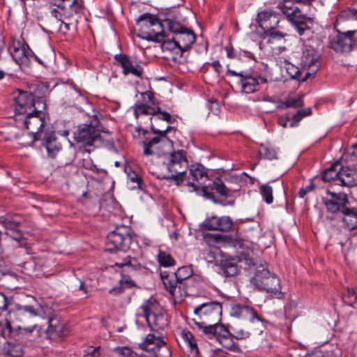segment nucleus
Instances as JSON below:
<instances>
[{
  "instance_id": "f257e3e1",
  "label": "nucleus",
  "mask_w": 357,
  "mask_h": 357,
  "mask_svg": "<svg viewBox=\"0 0 357 357\" xmlns=\"http://www.w3.org/2000/svg\"><path fill=\"white\" fill-rule=\"evenodd\" d=\"M192 274L190 266H182L176 272L171 273L165 271H160L162 283L174 302H180L186 296L187 291L183 280L189 278Z\"/></svg>"
},
{
  "instance_id": "f03ea898",
  "label": "nucleus",
  "mask_w": 357,
  "mask_h": 357,
  "mask_svg": "<svg viewBox=\"0 0 357 357\" xmlns=\"http://www.w3.org/2000/svg\"><path fill=\"white\" fill-rule=\"evenodd\" d=\"M137 25L139 27L138 36L142 39L160 43L165 38L164 24L153 15L144 13L140 15Z\"/></svg>"
},
{
  "instance_id": "7ed1b4c3",
  "label": "nucleus",
  "mask_w": 357,
  "mask_h": 357,
  "mask_svg": "<svg viewBox=\"0 0 357 357\" xmlns=\"http://www.w3.org/2000/svg\"><path fill=\"white\" fill-rule=\"evenodd\" d=\"M188 167V162L185 151L183 150L173 151L169 154V161L167 163V168L171 174L162 176V178L179 185L184 181Z\"/></svg>"
},
{
  "instance_id": "20e7f679",
  "label": "nucleus",
  "mask_w": 357,
  "mask_h": 357,
  "mask_svg": "<svg viewBox=\"0 0 357 357\" xmlns=\"http://www.w3.org/2000/svg\"><path fill=\"white\" fill-rule=\"evenodd\" d=\"M52 3L59 10L54 8L51 10V14L59 21V31L65 34L70 29V26L73 24L66 22L64 20L70 19L75 14L79 13L81 6L76 0H52Z\"/></svg>"
},
{
  "instance_id": "39448f33",
  "label": "nucleus",
  "mask_w": 357,
  "mask_h": 357,
  "mask_svg": "<svg viewBox=\"0 0 357 357\" xmlns=\"http://www.w3.org/2000/svg\"><path fill=\"white\" fill-rule=\"evenodd\" d=\"M158 304L153 298L145 301L139 307L138 316L146 319V324L152 331H158L167 326L165 315L158 312Z\"/></svg>"
},
{
  "instance_id": "423d86ee",
  "label": "nucleus",
  "mask_w": 357,
  "mask_h": 357,
  "mask_svg": "<svg viewBox=\"0 0 357 357\" xmlns=\"http://www.w3.org/2000/svg\"><path fill=\"white\" fill-rule=\"evenodd\" d=\"M222 305L219 302L203 303L194 309L192 320L195 324L218 323L221 320Z\"/></svg>"
},
{
  "instance_id": "0eeeda50",
  "label": "nucleus",
  "mask_w": 357,
  "mask_h": 357,
  "mask_svg": "<svg viewBox=\"0 0 357 357\" xmlns=\"http://www.w3.org/2000/svg\"><path fill=\"white\" fill-rule=\"evenodd\" d=\"M254 285L277 298L282 295L280 279L264 268L258 270L252 278Z\"/></svg>"
},
{
  "instance_id": "6e6552de",
  "label": "nucleus",
  "mask_w": 357,
  "mask_h": 357,
  "mask_svg": "<svg viewBox=\"0 0 357 357\" xmlns=\"http://www.w3.org/2000/svg\"><path fill=\"white\" fill-rule=\"evenodd\" d=\"M131 241L129 228L125 226L119 227L107 235L105 250L109 252L117 250L126 251Z\"/></svg>"
},
{
  "instance_id": "1a4fd4ad",
  "label": "nucleus",
  "mask_w": 357,
  "mask_h": 357,
  "mask_svg": "<svg viewBox=\"0 0 357 357\" xmlns=\"http://www.w3.org/2000/svg\"><path fill=\"white\" fill-rule=\"evenodd\" d=\"M43 109L38 108L26 114L23 124L29 131V141L22 143V146H31L40 137V131L45 126V114Z\"/></svg>"
},
{
  "instance_id": "9d476101",
  "label": "nucleus",
  "mask_w": 357,
  "mask_h": 357,
  "mask_svg": "<svg viewBox=\"0 0 357 357\" xmlns=\"http://www.w3.org/2000/svg\"><path fill=\"white\" fill-rule=\"evenodd\" d=\"M99 120L94 116L89 123H85L77 127L74 132L75 140L84 146H92L100 139Z\"/></svg>"
},
{
  "instance_id": "9b49d317",
  "label": "nucleus",
  "mask_w": 357,
  "mask_h": 357,
  "mask_svg": "<svg viewBox=\"0 0 357 357\" xmlns=\"http://www.w3.org/2000/svg\"><path fill=\"white\" fill-rule=\"evenodd\" d=\"M139 348L150 353L153 357H170L171 351L161 337L148 334L143 342L139 344Z\"/></svg>"
},
{
  "instance_id": "f8f14e48",
  "label": "nucleus",
  "mask_w": 357,
  "mask_h": 357,
  "mask_svg": "<svg viewBox=\"0 0 357 357\" xmlns=\"http://www.w3.org/2000/svg\"><path fill=\"white\" fill-rule=\"evenodd\" d=\"M15 110L18 114H27L38 108H45V104L43 100H35L33 95L26 91H19V94L15 97Z\"/></svg>"
},
{
  "instance_id": "ddd939ff",
  "label": "nucleus",
  "mask_w": 357,
  "mask_h": 357,
  "mask_svg": "<svg viewBox=\"0 0 357 357\" xmlns=\"http://www.w3.org/2000/svg\"><path fill=\"white\" fill-rule=\"evenodd\" d=\"M357 41V30L337 31L330 41V46L335 52H349Z\"/></svg>"
},
{
  "instance_id": "4468645a",
  "label": "nucleus",
  "mask_w": 357,
  "mask_h": 357,
  "mask_svg": "<svg viewBox=\"0 0 357 357\" xmlns=\"http://www.w3.org/2000/svg\"><path fill=\"white\" fill-rule=\"evenodd\" d=\"M9 312L16 321L22 325L35 324L34 320L39 315L33 305H21L18 303L13 304Z\"/></svg>"
},
{
  "instance_id": "2eb2a0df",
  "label": "nucleus",
  "mask_w": 357,
  "mask_h": 357,
  "mask_svg": "<svg viewBox=\"0 0 357 357\" xmlns=\"http://www.w3.org/2000/svg\"><path fill=\"white\" fill-rule=\"evenodd\" d=\"M227 74L231 76L240 77V84L242 91L245 93H251L256 91L257 86L260 84H266L268 79L261 76L251 75L248 73H236L234 70L228 69Z\"/></svg>"
},
{
  "instance_id": "dca6fc26",
  "label": "nucleus",
  "mask_w": 357,
  "mask_h": 357,
  "mask_svg": "<svg viewBox=\"0 0 357 357\" xmlns=\"http://www.w3.org/2000/svg\"><path fill=\"white\" fill-rule=\"evenodd\" d=\"M170 127L167 126L165 130H160L155 127L153 123H151V130L153 133L159 135V136L154 137L151 139L146 138L143 142L144 154L146 155H151L158 153V149L159 144L165 142L167 140L166 134L169 130Z\"/></svg>"
},
{
  "instance_id": "f3484780",
  "label": "nucleus",
  "mask_w": 357,
  "mask_h": 357,
  "mask_svg": "<svg viewBox=\"0 0 357 357\" xmlns=\"http://www.w3.org/2000/svg\"><path fill=\"white\" fill-rule=\"evenodd\" d=\"M9 51L13 60L20 66H28L29 57L33 54L28 45L16 40L10 45Z\"/></svg>"
},
{
  "instance_id": "a211bd4d",
  "label": "nucleus",
  "mask_w": 357,
  "mask_h": 357,
  "mask_svg": "<svg viewBox=\"0 0 357 357\" xmlns=\"http://www.w3.org/2000/svg\"><path fill=\"white\" fill-rule=\"evenodd\" d=\"M231 317L243 319L245 321H250L257 325H262V319L259 317L255 310L245 305L238 303L232 304L229 311Z\"/></svg>"
},
{
  "instance_id": "6ab92c4d",
  "label": "nucleus",
  "mask_w": 357,
  "mask_h": 357,
  "mask_svg": "<svg viewBox=\"0 0 357 357\" xmlns=\"http://www.w3.org/2000/svg\"><path fill=\"white\" fill-rule=\"evenodd\" d=\"M327 195L328 196L323 199L328 212L335 213L345 208V206L348 203L346 194L342 192L335 193L328 190Z\"/></svg>"
},
{
  "instance_id": "aec40b11",
  "label": "nucleus",
  "mask_w": 357,
  "mask_h": 357,
  "mask_svg": "<svg viewBox=\"0 0 357 357\" xmlns=\"http://www.w3.org/2000/svg\"><path fill=\"white\" fill-rule=\"evenodd\" d=\"M294 26L299 36H303L306 31H311L314 25V18L303 14L301 10H296L289 20Z\"/></svg>"
},
{
  "instance_id": "412c9836",
  "label": "nucleus",
  "mask_w": 357,
  "mask_h": 357,
  "mask_svg": "<svg viewBox=\"0 0 357 357\" xmlns=\"http://www.w3.org/2000/svg\"><path fill=\"white\" fill-rule=\"evenodd\" d=\"M319 53L311 46H305L301 56V63L303 66L310 68L311 75H314L319 68Z\"/></svg>"
},
{
  "instance_id": "4be33fe9",
  "label": "nucleus",
  "mask_w": 357,
  "mask_h": 357,
  "mask_svg": "<svg viewBox=\"0 0 357 357\" xmlns=\"http://www.w3.org/2000/svg\"><path fill=\"white\" fill-rule=\"evenodd\" d=\"M114 59L121 65L124 75L132 74L137 77H142L143 68L131 60L127 55L123 54H116Z\"/></svg>"
},
{
  "instance_id": "5701e85b",
  "label": "nucleus",
  "mask_w": 357,
  "mask_h": 357,
  "mask_svg": "<svg viewBox=\"0 0 357 357\" xmlns=\"http://www.w3.org/2000/svg\"><path fill=\"white\" fill-rule=\"evenodd\" d=\"M160 20L164 22L169 31H178L183 28L179 22L181 13L176 8H169L160 15Z\"/></svg>"
},
{
  "instance_id": "b1692460",
  "label": "nucleus",
  "mask_w": 357,
  "mask_h": 357,
  "mask_svg": "<svg viewBox=\"0 0 357 357\" xmlns=\"http://www.w3.org/2000/svg\"><path fill=\"white\" fill-rule=\"evenodd\" d=\"M263 324L257 325L256 323H251L250 321H245L243 327L238 324L232 326L234 331V337L238 340L248 338L251 333H262Z\"/></svg>"
},
{
  "instance_id": "393cba45",
  "label": "nucleus",
  "mask_w": 357,
  "mask_h": 357,
  "mask_svg": "<svg viewBox=\"0 0 357 357\" xmlns=\"http://www.w3.org/2000/svg\"><path fill=\"white\" fill-rule=\"evenodd\" d=\"M257 20L259 26L265 31L275 29L280 22L278 15L271 10H264L259 13Z\"/></svg>"
},
{
  "instance_id": "a878e982",
  "label": "nucleus",
  "mask_w": 357,
  "mask_h": 357,
  "mask_svg": "<svg viewBox=\"0 0 357 357\" xmlns=\"http://www.w3.org/2000/svg\"><path fill=\"white\" fill-rule=\"evenodd\" d=\"M172 32L175 34L178 49L182 52L188 50L195 41L196 38L194 33L183 26L178 31Z\"/></svg>"
},
{
  "instance_id": "bb28decb",
  "label": "nucleus",
  "mask_w": 357,
  "mask_h": 357,
  "mask_svg": "<svg viewBox=\"0 0 357 357\" xmlns=\"http://www.w3.org/2000/svg\"><path fill=\"white\" fill-rule=\"evenodd\" d=\"M209 190H215L220 196L224 197H227L229 195L230 192V190L225 185L223 182L219 178H216L209 185H204L202 188V192L205 197L215 201L213 193Z\"/></svg>"
},
{
  "instance_id": "cd10ccee",
  "label": "nucleus",
  "mask_w": 357,
  "mask_h": 357,
  "mask_svg": "<svg viewBox=\"0 0 357 357\" xmlns=\"http://www.w3.org/2000/svg\"><path fill=\"white\" fill-rule=\"evenodd\" d=\"M205 239L208 242L222 243L223 244L231 245L234 247L242 248L243 241L238 237L233 238L229 235H224L220 234H208L204 236Z\"/></svg>"
},
{
  "instance_id": "c85d7f7f",
  "label": "nucleus",
  "mask_w": 357,
  "mask_h": 357,
  "mask_svg": "<svg viewBox=\"0 0 357 357\" xmlns=\"http://www.w3.org/2000/svg\"><path fill=\"white\" fill-rule=\"evenodd\" d=\"M43 145L46 148L48 155L52 158H54L61 149V144L57 142L54 132H45L43 139Z\"/></svg>"
},
{
  "instance_id": "c756f323",
  "label": "nucleus",
  "mask_w": 357,
  "mask_h": 357,
  "mask_svg": "<svg viewBox=\"0 0 357 357\" xmlns=\"http://www.w3.org/2000/svg\"><path fill=\"white\" fill-rule=\"evenodd\" d=\"M338 181L341 185L352 187L357 185V174L353 169L347 167H340Z\"/></svg>"
},
{
  "instance_id": "7c9ffc66",
  "label": "nucleus",
  "mask_w": 357,
  "mask_h": 357,
  "mask_svg": "<svg viewBox=\"0 0 357 357\" xmlns=\"http://www.w3.org/2000/svg\"><path fill=\"white\" fill-rule=\"evenodd\" d=\"M47 333H55L58 336H66L68 333V329L65 324L61 323L56 318H52L49 319Z\"/></svg>"
},
{
  "instance_id": "2f4dec72",
  "label": "nucleus",
  "mask_w": 357,
  "mask_h": 357,
  "mask_svg": "<svg viewBox=\"0 0 357 357\" xmlns=\"http://www.w3.org/2000/svg\"><path fill=\"white\" fill-rule=\"evenodd\" d=\"M343 221L349 230L357 229V211L345 208L342 211Z\"/></svg>"
},
{
  "instance_id": "473e14b6",
  "label": "nucleus",
  "mask_w": 357,
  "mask_h": 357,
  "mask_svg": "<svg viewBox=\"0 0 357 357\" xmlns=\"http://www.w3.org/2000/svg\"><path fill=\"white\" fill-rule=\"evenodd\" d=\"M2 351L6 357H20L23 354L20 344L10 342L4 343Z\"/></svg>"
},
{
  "instance_id": "72a5a7b5",
  "label": "nucleus",
  "mask_w": 357,
  "mask_h": 357,
  "mask_svg": "<svg viewBox=\"0 0 357 357\" xmlns=\"http://www.w3.org/2000/svg\"><path fill=\"white\" fill-rule=\"evenodd\" d=\"M180 336L181 340L185 343L186 346L190 349V352L197 355L199 354V350L193 335L188 331L183 330L180 333Z\"/></svg>"
},
{
  "instance_id": "f704fd0d",
  "label": "nucleus",
  "mask_w": 357,
  "mask_h": 357,
  "mask_svg": "<svg viewBox=\"0 0 357 357\" xmlns=\"http://www.w3.org/2000/svg\"><path fill=\"white\" fill-rule=\"evenodd\" d=\"M221 269L225 276H234L238 273V266L236 259H226L220 262Z\"/></svg>"
},
{
  "instance_id": "c9c22d12",
  "label": "nucleus",
  "mask_w": 357,
  "mask_h": 357,
  "mask_svg": "<svg viewBox=\"0 0 357 357\" xmlns=\"http://www.w3.org/2000/svg\"><path fill=\"white\" fill-rule=\"evenodd\" d=\"M340 163L336 162L333 164L329 168L326 169L323 175L322 179L324 181H330L331 180H339V170L340 168Z\"/></svg>"
},
{
  "instance_id": "e433bc0d",
  "label": "nucleus",
  "mask_w": 357,
  "mask_h": 357,
  "mask_svg": "<svg viewBox=\"0 0 357 357\" xmlns=\"http://www.w3.org/2000/svg\"><path fill=\"white\" fill-rule=\"evenodd\" d=\"M278 7L287 16L288 20L291 19L293 15L296 14V10H300L298 7L293 6L291 0H284L278 4Z\"/></svg>"
},
{
  "instance_id": "4c0bfd02",
  "label": "nucleus",
  "mask_w": 357,
  "mask_h": 357,
  "mask_svg": "<svg viewBox=\"0 0 357 357\" xmlns=\"http://www.w3.org/2000/svg\"><path fill=\"white\" fill-rule=\"evenodd\" d=\"M153 116L151 118V121H154L155 123L163 120L167 121L169 123H172L174 122L175 119L172 117L169 113L166 112H162L160 108L158 107L156 109H153Z\"/></svg>"
},
{
  "instance_id": "58836bf2",
  "label": "nucleus",
  "mask_w": 357,
  "mask_h": 357,
  "mask_svg": "<svg viewBox=\"0 0 357 357\" xmlns=\"http://www.w3.org/2000/svg\"><path fill=\"white\" fill-rule=\"evenodd\" d=\"M189 173L191 178L197 181L207 176L204 166L200 164L192 165L190 167Z\"/></svg>"
},
{
  "instance_id": "ea45409f",
  "label": "nucleus",
  "mask_w": 357,
  "mask_h": 357,
  "mask_svg": "<svg viewBox=\"0 0 357 357\" xmlns=\"http://www.w3.org/2000/svg\"><path fill=\"white\" fill-rule=\"evenodd\" d=\"M219 343L225 349L232 351H237L239 350L238 345L233 341V338L229 333L227 335H224L218 340Z\"/></svg>"
},
{
  "instance_id": "a19ab883",
  "label": "nucleus",
  "mask_w": 357,
  "mask_h": 357,
  "mask_svg": "<svg viewBox=\"0 0 357 357\" xmlns=\"http://www.w3.org/2000/svg\"><path fill=\"white\" fill-rule=\"evenodd\" d=\"M217 231H228L233 227V222L229 216L217 217Z\"/></svg>"
},
{
  "instance_id": "79ce46f5",
  "label": "nucleus",
  "mask_w": 357,
  "mask_h": 357,
  "mask_svg": "<svg viewBox=\"0 0 357 357\" xmlns=\"http://www.w3.org/2000/svg\"><path fill=\"white\" fill-rule=\"evenodd\" d=\"M287 68V73L289 74V75L292 78V79H298V80H302V81H305L307 79V78L311 76V73H310L309 71H307L305 74V76L304 78H301V71L299 70V69L294 66V65L292 64H288L287 67L286 68Z\"/></svg>"
},
{
  "instance_id": "37998d69",
  "label": "nucleus",
  "mask_w": 357,
  "mask_h": 357,
  "mask_svg": "<svg viewBox=\"0 0 357 357\" xmlns=\"http://www.w3.org/2000/svg\"><path fill=\"white\" fill-rule=\"evenodd\" d=\"M126 172L127 174L128 181L133 184V185L130 186V188L132 189H142V181L141 178L137 175V174L135 172L132 171L130 168L126 169Z\"/></svg>"
},
{
  "instance_id": "c03bdc74",
  "label": "nucleus",
  "mask_w": 357,
  "mask_h": 357,
  "mask_svg": "<svg viewBox=\"0 0 357 357\" xmlns=\"http://www.w3.org/2000/svg\"><path fill=\"white\" fill-rule=\"evenodd\" d=\"M260 193L268 204H271L273 202V188L268 184H263L259 188Z\"/></svg>"
},
{
  "instance_id": "a18cd8bd",
  "label": "nucleus",
  "mask_w": 357,
  "mask_h": 357,
  "mask_svg": "<svg viewBox=\"0 0 357 357\" xmlns=\"http://www.w3.org/2000/svg\"><path fill=\"white\" fill-rule=\"evenodd\" d=\"M158 260L160 266L169 267L175 265L174 259L167 253L163 251H159Z\"/></svg>"
},
{
  "instance_id": "49530a36",
  "label": "nucleus",
  "mask_w": 357,
  "mask_h": 357,
  "mask_svg": "<svg viewBox=\"0 0 357 357\" xmlns=\"http://www.w3.org/2000/svg\"><path fill=\"white\" fill-rule=\"evenodd\" d=\"M115 266H119L120 268H126L127 270H137L140 268L141 266L137 263L135 259H132L131 257L126 258L123 260V262L116 263Z\"/></svg>"
},
{
  "instance_id": "de8ad7c7",
  "label": "nucleus",
  "mask_w": 357,
  "mask_h": 357,
  "mask_svg": "<svg viewBox=\"0 0 357 357\" xmlns=\"http://www.w3.org/2000/svg\"><path fill=\"white\" fill-rule=\"evenodd\" d=\"M260 158L268 160H273L277 158V153L275 149L261 146V149L259 151Z\"/></svg>"
},
{
  "instance_id": "09e8293b",
  "label": "nucleus",
  "mask_w": 357,
  "mask_h": 357,
  "mask_svg": "<svg viewBox=\"0 0 357 357\" xmlns=\"http://www.w3.org/2000/svg\"><path fill=\"white\" fill-rule=\"evenodd\" d=\"M217 216L206 218L201 225V227L208 231H217Z\"/></svg>"
},
{
  "instance_id": "8fccbe9b",
  "label": "nucleus",
  "mask_w": 357,
  "mask_h": 357,
  "mask_svg": "<svg viewBox=\"0 0 357 357\" xmlns=\"http://www.w3.org/2000/svg\"><path fill=\"white\" fill-rule=\"evenodd\" d=\"M153 109H155V108L144 104H139L135 106L134 113L137 118L140 114H151L153 116Z\"/></svg>"
},
{
  "instance_id": "3c124183",
  "label": "nucleus",
  "mask_w": 357,
  "mask_h": 357,
  "mask_svg": "<svg viewBox=\"0 0 357 357\" xmlns=\"http://www.w3.org/2000/svg\"><path fill=\"white\" fill-rule=\"evenodd\" d=\"M37 325L36 324H27V325H21L17 326V330L18 331V334L23 337H27L30 335L34 329L36 328Z\"/></svg>"
},
{
  "instance_id": "603ef678",
  "label": "nucleus",
  "mask_w": 357,
  "mask_h": 357,
  "mask_svg": "<svg viewBox=\"0 0 357 357\" xmlns=\"http://www.w3.org/2000/svg\"><path fill=\"white\" fill-rule=\"evenodd\" d=\"M160 43H162L161 47L163 50L173 51L176 48H178V44L176 43V36H174L172 40H165L164 38Z\"/></svg>"
},
{
  "instance_id": "864d4df0",
  "label": "nucleus",
  "mask_w": 357,
  "mask_h": 357,
  "mask_svg": "<svg viewBox=\"0 0 357 357\" xmlns=\"http://www.w3.org/2000/svg\"><path fill=\"white\" fill-rule=\"evenodd\" d=\"M269 37L268 42L273 43L274 40H281L287 36V33L275 29L268 30L266 31Z\"/></svg>"
},
{
  "instance_id": "5fc2aeb1",
  "label": "nucleus",
  "mask_w": 357,
  "mask_h": 357,
  "mask_svg": "<svg viewBox=\"0 0 357 357\" xmlns=\"http://www.w3.org/2000/svg\"><path fill=\"white\" fill-rule=\"evenodd\" d=\"M215 322H211L208 324H195L199 329H202L204 334L211 337H215Z\"/></svg>"
},
{
  "instance_id": "6e6d98bb",
  "label": "nucleus",
  "mask_w": 357,
  "mask_h": 357,
  "mask_svg": "<svg viewBox=\"0 0 357 357\" xmlns=\"http://www.w3.org/2000/svg\"><path fill=\"white\" fill-rule=\"evenodd\" d=\"M214 333L215 337L217 340H219L220 337H223L224 335H227L229 331L225 327L224 325L220 324L218 322V324H215Z\"/></svg>"
},
{
  "instance_id": "4d7b16f0",
  "label": "nucleus",
  "mask_w": 357,
  "mask_h": 357,
  "mask_svg": "<svg viewBox=\"0 0 357 357\" xmlns=\"http://www.w3.org/2000/svg\"><path fill=\"white\" fill-rule=\"evenodd\" d=\"M287 107H298L303 105V96H298L296 98H289L287 100Z\"/></svg>"
},
{
  "instance_id": "13d9d810",
  "label": "nucleus",
  "mask_w": 357,
  "mask_h": 357,
  "mask_svg": "<svg viewBox=\"0 0 357 357\" xmlns=\"http://www.w3.org/2000/svg\"><path fill=\"white\" fill-rule=\"evenodd\" d=\"M114 352L122 357H130L132 354V350L128 347H116Z\"/></svg>"
},
{
  "instance_id": "bf43d9fd",
  "label": "nucleus",
  "mask_w": 357,
  "mask_h": 357,
  "mask_svg": "<svg viewBox=\"0 0 357 357\" xmlns=\"http://www.w3.org/2000/svg\"><path fill=\"white\" fill-rule=\"evenodd\" d=\"M8 303L5 295L0 292V313L7 309Z\"/></svg>"
},
{
  "instance_id": "052dcab7",
  "label": "nucleus",
  "mask_w": 357,
  "mask_h": 357,
  "mask_svg": "<svg viewBox=\"0 0 357 357\" xmlns=\"http://www.w3.org/2000/svg\"><path fill=\"white\" fill-rule=\"evenodd\" d=\"M303 118L301 113L298 110L297 112L293 116V122L291 123V127L298 125L299 121Z\"/></svg>"
},
{
  "instance_id": "680f3d73",
  "label": "nucleus",
  "mask_w": 357,
  "mask_h": 357,
  "mask_svg": "<svg viewBox=\"0 0 357 357\" xmlns=\"http://www.w3.org/2000/svg\"><path fill=\"white\" fill-rule=\"evenodd\" d=\"M123 291V287L122 286V281H121V284L118 287H113L109 290V294L113 295H119L121 294Z\"/></svg>"
},
{
  "instance_id": "e2e57ef3",
  "label": "nucleus",
  "mask_w": 357,
  "mask_h": 357,
  "mask_svg": "<svg viewBox=\"0 0 357 357\" xmlns=\"http://www.w3.org/2000/svg\"><path fill=\"white\" fill-rule=\"evenodd\" d=\"M99 350V347H88L85 350L84 357H91L95 352Z\"/></svg>"
},
{
  "instance_id": "0e129e2a",
  "label": "nucleus",
  "mask_w": 357,
  "mask_h": 357,
  "mask_svg": "<svg viewBox=\"0 0 357 357\" xmlns=\"http://www.w3.org/2000/svg\"><path fill=\"white\" fill-rule=\"evenodd\" d=\"M225 50L227 51V55L229 58H234L236 56V54H235V52H234V50L233 49V47H225Z\"/></svg>"
},
{
  "instance_id": "69168bd1",
  "label": "nucleus",
  "mask_w": 357,
  "mask_h": 357,
  "mask_svg": "<svg viewBox=\"0 0 357 357\" xmlns=\"http://www.w3.org/2000/svg\"><path fill=\"white\" fill-rule=\"evenodd\" d=\"M13 238L16 240L17 242L20 243V245H22L24 243L22 234L20 231H16L15 236H13Z\"/></svg>"
},
{
  "instance_id": "338daca9",
  "label": "nucleus",
  "mask_w": 357,
  "mask_h": 357,
  "mask_svg": "<svg viewBox=\"0 0 357 357\" xmlns=\"http://www.w3.org/2000/svg\"><path fill=\"white\" fill-rule=\"evenodd\" d=\"M303 117L311 115L312 109L310 107L304 108L298 110Z\"/></svg>"
},
{
  "instance_id": "774afa93",
  "label": "nucleus",
  "mask_w": 357,
  "mask_h": 357,
  "mask_svg": "<svg viewBox=\"0 0 357 357\" xmlns=\"http://www.w3.org/2000/svg\"><path fill=\"white\" fill-rule=\"evenodd\" d=\"M319 357H337V355L333 351H326Z\"/></svg>"
}]
</instances>
